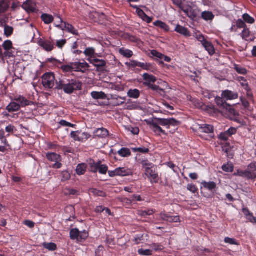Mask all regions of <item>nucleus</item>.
<instances>
[{
	"instance_id": "1",
	"label": "nucleus",
	"mask_w": 256,
	"mask_h": 256,
	"mask_svg": "<svg viewBox=\"0 0 256 256\" xmlns=\"http://www.w3.org/2000/svg\"><path fill=\"white\" fill-rule=\"evenodd\" d=\"M55 88L63 90L66 94H72L74 91L82 89V82L76 79H68L62 77L56 80Z\"/></svg>"
},
{
	"instance_id": "2",
	"label": "nucleus",
	"mask_w": 256,
	"mask_h": 256,
	"mask_svg": "<svg viewBox=\"0 0 256 256\" xmlns=\"http://www.w3.org/2000/svg\"><path fill=\"white\" fill-rule=\"evenodd\" d=\"M238 176L246 178L248 179L256 178V168L254 164H250L245 170H238L237 172Z\"/></svg>"
},
{
	"instance_id": "3",
	"label": "nucleus",
	"mask_w": 256,
	"mask_h": 256,
	"mask_svg": "<svg viewBox=\"0 0 256 256\" xmlns=\"http://www.w3.org/2000/svg\"><path fill=\"white\" fill-rule=\"evenodd\" d=\"M56 80L53 73L46 72L42 76V84L46 88L50 89L54 86Z\"/></svg>"
},
{
	"instance_id": "4",
	"label": "nucleus",
	"mask_w": 256,
	"mask_h": 256,
	"mask_svg": "<svg viewBox=\"0 0 256 256\" xmlns=\"http://www.w3.org/2000/svg\"><path fill=\"white\" fill-rule=\"evenodd\" d=\"M158 125L169 128L170 126H177L179 124L180 122L176 120L171 118L168 119L154 118V120Z\"/></svg>"
},
{
	"instance_id": "5",
	"label": "nucleus",
	"mask_w": 256,
	"mask_h": 256,
	"mask_svg": "<svg viewBox=\"0 0 256 256\" xmlns=\"http://www.w3.org/2000/svg\"><path fill=\"white\" fill-rule=\"evenodd\" d=\"M186 2V6L184 8L182 11L191 20H195L198 16V10L194 8L192 6H190Z\"/></svg>"
},
{
	"instance_id": "6",
	"label": "nucleus",
	"mask_w": 256,
	"mask_h": 256,
	"mask_svg": "<svg viewBox=\"0 0 256 256\" xmlns=\"http://www.w3.org/2000/svg\"><path fill=\"white\" fill-rule=\"evenodd\" d=\"M59 19V22L60 23V24H56V26L58 28H62V30H66L69 32H70L74 34L78 35V32L75 29L74 27L71 24L66 23L62 21V18L60 16H58Z\"/></svg>"
},
{
	"instance_id": "7",
	"label": "nucleus",
	"mask_w": 256,
	"mask_h": 256,
	"mask_svg": "<svg viewBox=\"0 0 256 256\" xmlns=\"http://www.w3.org/2000/svg\"><path fill=\"white\" fill-rule=\"evenodd\" d=\"M22 8L28 13L36 12L38 10L36 2L32 0H26L23 4Z\"/></svg>"
},
{
	"instance_id": "8",
	"label": "nucleus",
	"mask_w": 256,
	"mask_h": 256,
	"mask_svg": "<svg viewBox=\"0 0 256 256\" xmlns=\"http://www.w3.org/2000/svg\"><path fill=\"white\" fill-rule=\"evenodd\" d=\"M215 101L218 106H220L224 109H226L230 113L232 114L235 112V111L234 109L232 108V106L228 104L226 101H224L222 99V98L216 96L215 98Z\"/></svg>"
},
{
	"instance_id": "9",
	"label": "nucleus",
	"mask_w": 256,
	"mask_h": 256,
	"mask_svg": "<svg viewBox=\"0 0 256 256\" xmlns=\"http://www.w3.org/2000/svg\"><path fill=\"white\" fill-rule=\"evenodd\" d=\"M73 71L81 72H84L86 68L88 67V64L86 62H74L71 63Z\"/></svg>"
},
{
	"instance_id": "10",
	"label": "nucleus",
	"mask_w": 256,
	"mask_h": 256,
	"mask_svg": "<svg viewBox=\"0 0 256 256\" xmlns=\"http://www.w3.org/2000/svg\"><path fill=\"white\" fill-rule=\"evenodd\" d=\"M90 62L97 68L98 71H103L106 64V62L104 60L96 58L92 56L90 58Z\"/></svg>"
},
{
	"instance_id": "11",
	"label": "nucleus",
	"mask_w": 256,
	"mask_h": 256,
	"mask_svg": "<svg viewBox=\"0 0 256 256\" xmlns=\"http://www.w3.org/2000/svg\"><path fill=\"white\" fill-rule=\"evenodd\" d=\"M222 96L226 100H235L238 98V94L236 92L226 90L222 92Z\"/></svg>"
},
{
	"instance_id": "12",
	"label": "nucleus",
	"mask_w": 256,
	"mask_h": 256,
	"mask_svg": "<svg viewBox=\"0 0 256 256\" xmlns=\"http://www.w3.org/2000/svg\"><path fill=\"white\" fill-rule=\"evenodd\" d=\"M160 218L164 220L170 222H178L180 221L178 216H172L164 213H161L160 214Z\"/></svg>"
},
{
	"instance_id": "13",
	"label": "nucleus",
	"mask_w": 256,
	"mask_h": 256,
	"mask_svg": "<svg viewBox=\"0 0 256 256\" xmlns=\"http://www.w3.org/2000/svg\"><path fill=\"white\" fill-rule=\"evenodd\" d=\"M94 134L96 137L106 138L109 135V132L106 128H102L95 130Z\"/></svg>"
},
{
	"instance_id": "14",
	"label": "nucleus",
	"mask_w": 256,
	"mask_h": 256,
	"mask_svg": "<svg viewBox=\"0 0 256 256\" xmlns=\"http://www.w3.org/2000/svg\"><path fill=\"white\" fill-rule=\"evenodd\" d=\"M151 129L156 134L160 135V134H166L164 130L158 124H157L154 120H152L150 122Z\"/></svg>"
},
{
	"instance_id": "15",
	"label": "nucleus",
	"mask_w": 256,
	"mask_h": 256,
	"mask_svg": "<svg viewBox=\"0 0 256 256\" xmlns=\"http://www.w3.org/2000/svg\"><path fill=\"white\" fill-rule=\"evenodd\" d=\"M197 40L202 43V46L204 48H214V46L211 44L210 42L207 41L204 36L200 34H196Z\"/></svg>"
},
{
	"instance_id": "16",
	"label": "nucleus",
	"mask_w": 256,
	"mask_h": 256,
	"mask_svg": "<svg viewBox=\"0 0 256 256\" xmlns=\"http://www.w3.org/2000/svg\"><path fill=\"white\" fill-rule=\"evenodd\" d=\"M146 174L150 176L153 180L154 182L156 183L158 182V174L156 172L155 168H154V166L146 170Z\"/></svg>"
},
{
	"instance_id": "17",
	"label": "nucleus",
	"mask_w": 256,
	"mask_h": 256,
	"mask_svg": "<svg viewBox=\"0 0 256 256\" xmlns=\"http://www.w3.org/2000/svg\"><path fill=\"white\" fill-rule=\"evenodd\" d=\"M4 52L2 51V49H0V58L4 61V58H8L14 56L13 52L12 49H4Z\"/></svg>"
},
{
	"instance_id": "18",
	"label": "nucleus",
	"mask_w": 256,
	"mask_h": 256,
	"mask_svg": "<svg viewBox=\"0 0 256 256\" xmlns=\"http://www.w3.org/2000/svg\"><path fill=\"white\" fill-rule=\"evenodd\" d=\"M15 100L20 104V106H27L32 105L33 102L30 101L26 99L25 98L19 96L15 98Z\"/></svg>"
},
{
	"instance_id": "19",
	"label": "nucleus",
	"mask_w": 256,
	"mask_h": 256,
	"mask_svg": "<svg viewBox=\"0 0 256 256\" xmlns=\"http://www.w3.org/2000/svg\"><path fill=\"white\" fill-rule=\"evenodd\" d=\"M38 44L42 48H54V43L50 40H44L40 38L38 40Z\"/></svg>"
},
{
	"instance_id": "20",
	"label": "nucleus",
	"mask_w": 256,
	"mask_h": 256,
	"mask_svg": "<svg viewBox=\"0 0 256 256\" xmlns=\"http://www.w3.org/2000/svg\"><path fill=\"white\" fill-rule=\"evenodd\" d=\"M175 31L186 37L190 36V32L188 30V28L184 26H182L179 24H178L176 27Z\"/></svg>"
},
{
	"instance_id": "21",
	"label": "nucleus",
	"mask_w": 256,
	"mask_h": 256,
	"mask_svg": "<svg viewBox=\"0 0 256 256\" xmlns=\"http://www.w3.org/2000/svg\"><path fill=\"white\" fill-rule=\"evenodd\" d=\"M143 78L146 82L144 83L145 86H148V83L152 84L154 83L156 80L155 76L149 74L147 73L144 74L142 76Z\"/></svg>"
},
{
	"instance_id": "22",
	"label": "nucleus",
	"mask_w": 256,
	"mask_h": 256,
	"mask_svg": "<svg viewBox=\"0 0 256 256\" xmlns=\"http://www.w3.org/2000/svg\"><path fill=\"white\" fill-rule=\"evenodd\" d=\"M111 99L113 100L114 106H120L124 103L125 98L116 95H112Z\"/></svg>"
},
{
	"instance_id": "23",
	"label": "nucleus",
	"mask_w": 256,
	"mask_h": 256,
	"mask_svg": "<svg viewBox=\"0 0 256 256\" xmlns=\"http://www.w3.org/2000/svg\"><path fill=\"white\" fill-rule=\"evenodd\" d=\"M151 54L152 56H156L160 60H164L165 62H170L171 60V58L170 57L164 56L155 50H152L151 51Z\"/></svg>"
},
{
	"instance_id": "24",
	"label": "nucleus",
	"mask_w": 256,
	"mask_h": 256,
	"mask_svg": "<svg viewBox=\"0 0 256 256\" xmlns=\"http://www.w3.org/2000/svg\"><path fill=\"white\" fill-rule=\"evenodd\" d=\"M242 36L243 39L249 41L253 40V36L249 28L246 27L244 28L242 33Z\"/></svg>"
},
{
	"instance_id": "25",
	"label": "nucleus",
	"mask_w": 256,
	"mask_h": 256,
	"mask_svg": "<svg viewBox=\"0 0 256 256\" xmlns=\"http://www.w3.org/2000/svg\"><path fill=\"white\" fill-rule=\"evenodd\" d=\"M20 106L17 102H10L6 108V110L10 112L18 111L20 110Z\"/></svg>"
},
{
	"instance_id": "26",
	"label": "nucleus",
	"mask_w": 256,
	"mask_h": 256,
	"mask_svg": "<svg viewBox=\"0 0 256 256\" xmlns=\"http://www.w3.org/2000/svg\"><path fill=\"white\" fill-rule=\"evenodd\" d=\"M91 96L95 100H104L106 98V95L102 92H91Z\"/></svg>"
},
{
	"instance_id": "27",
	"label": "nucleus",
	"mask_w": 256,
	"mask_h": 256,
	"mask_svg": "<svg viewBox=\"0 0 256 256\" xmlns=\"http://www.w3.org/2000/svg\"><path fill=\"white\" fill-rule=\"evenodd\" d=\"M201 16L203 20L206 21L212 20L214 18V16L212 12L210 11H204L202 12Z\"/></svg>"
},
{
	"instance_id": "28",
	"label": "nucleus",
	"mask_w": 256,
	"mask_h": 256,
	"mask_svg": "<svg viewBox=\"0 0 256 256\" xmlns=\"http://www.w3.org/2000/svg\"><path fill=\"white\" fill-rule=\"evenodd\" d=\"M116 172L117 176H129L130 174V170H126L124 168H116Z\"/></svg>"
},
{
	"instance_id": "29",
	"label": "nucleus",
	"mask_w": 256,
	"mask_h": 256,
	"mask_svg": "<svg viewBox=\"0 0 256 256\" xmlns=\"http://www.w3.org/2000/svg\"><path fill=\"white\" fill-rule=\"evenodd\" d=\"M40 18L44 22L47 24H51L54 20L53 16L52 15L47 14H42Z\"/></svg>"
},
{
	"instance_id": "30",
	"label": "nucleus",
	"mask_w": 256,
	"mask_h": 256,
	"mask_svg": "<svg viewBox=\"0 0 256 256\" xmlns=\"http://www.w3.org/2000/svg\"><path fill=\"white\" fill-rule=\"evenodd\" d=\"M202 132L207 134L212 133L214 131V127L212 125L209 124H202L200 128Z\"/></svg>"
},
{
	"instance_id": "31",
	"label": "nucleus",
	"mask_w": 256,
	"mask_h": 256,
	"mask_svg": "<svg viewBox=\"0 0 256 256\" xmlns=\"http://www.w3.org/2000/svg\"><path fill=\"white\" fill-rule=\"evenodd\" d=\"M46 157H47V158L49 160L52 161V162H55L56 161H60V155H59L56 153H54V152L48 153L46 154Z\"/></svg>"
},
{
	"instance_id": "32",
	"label": "nucleus",
	"mask_w": 256,
	"mask_h": 256,
	"mask_svg": "<svg viewBox=\"0 0 256 256\" xmlns=\"http://www.w3.org/2000/svg\"><path fill=\"white\" fill-rule=\"evenodd\" d=\"M243 212L246 216V218L249 220L252 223H256V218L252 214H251L249 210L246 208L243 209Z\"/></svg>"
},
{
	"instance_id": "33",
	"label": "nucleus",
	"mask_w": 256,
	"mask_h": 256,
	"mask_svg": "<svg viewBox=\"0 0 256 256\" xmlns=\"http://www.w3.org/2000/svg\"><path fill=\"white\" fill-rule=\"evenodd\" d=\"M202 184L204 188L210 191H212L216 186V184L214 182H203Z\"/></svg>"
},
{
	"instance_id": "34",
	"label": "nucleus",
	"mask_w": 256,
	"mask_h": 256,
	"mask_svg": "<svg viewBox=\"0 0 256 256\" xmlns=\"http://www.w3.org/2000/svg\"><path fill=\"white\" fill-rule=\"evenodd\" d=\"M80 231L78 228H72L70 231V238L72 240H76L79 242Z\"/></svg>"
},
{
	"instance_id": "35",
	"label": "nucleus",
	"mask_w": 256,
	"mask_h": 256,
	"mask_svg": "<svg viewBox=\"0 0 256 256\" xmlns=\"http://www.w3.org/2000/svg\"><path fill=\"white\" fill-rule=\"evenodd\" d=\"M9 8V4L6 0H0V14L5 12Z\"/></svg>"
},
{
	"instance_id": "36",
	"label": "nucleus",
	"mask_w": 256,
	"mask_h": 256,
	"mask_svg": "<svg viewBox=\"0 0 256 256\" xmlns=\"http://www.w3.org/2000/svg\"><path fill=\"white\" fill-rule=\"evenodd\" d=\"M236 26V28H238L244 29V28H246L247 27V26L246 25V23L243 20L238 19L236 21V25H232V27L231 28V29L234 30Z\"/></svg>"
},
{
	"instance_id": "37",
	"label": "nucleus",
	"mask_w": 256,
	"mask_h": 256,
	"mask_svg": "<svg viewBox=\"0 0 256 256\" xmlns=\"http://www.w3.org/2000/svg\"><path fill=\"white\" fill-rule=\"evenodd\" d=\"M86 166L84 164H78L76 168V172L78 175L84 174L86 172Z\"/></svg>"
},
{
	"instance_id": "38",
	"label": "nucleus",
	"mask_w": 256,
	"mask_h": 256,
	"mask_svg": "<svg viewBox=\"0 0 256 256\" xmlns=\"http://www.w3.org/2000/svg\"><path fill=\"white\" fill-rule=\"evenodd\" d=\"M155 210L153 209L148 210H142L138 212V214L142 217H146L147 216H150L153 214Z\"/></svg>"
},
{
	"instance_id": "39",
	"label": "nucleus",
	"mask_w": 256,
	"mask_h": 256,
	"mask_svg": "<svg viewBox=\"0 0 256 256\" xmlns=\"http://www.w3.org/2000/svg\"><path fill=\"white\" fill-rule=\"evenodd\" d=\"M154 24L158 27H159L162 29H164L166 31L169 30V26L166 23L160 21V20H156L154 23Z\"/></svg>"
},
{
	"instance_id": "40",
	"label": "nucleus",
	"mask_w": 256,
	"mask_h": 256,
	"mask_svg": "<svg viewBox=\"0 0 256 256\" xmlns=\"http://www.w3.org/2000/svg\"><path fill=\"white\" fill-rule=\"evenodd\" d=\"M128 96L131 98H138L140 96V91L137 89L130 90Z\"/></svg>"
},
{
	"instance_id": "41",
	"label": "nucleus",
	"mask_w": 256,
	"mask_h": 256,
	"mask_svg": "<svg viewBox=\"0 0 256 256\" xmlns=\"http://www.w3.org/2000/svg\"><path fill=\"white\" fill-rule=\"evenodd\" d=\"M242 19L245 23L252 24L255 22L254 18L252 17L248 14H244L242 15Z\"/></svg>"
},
{
	"instance_id": "42",
	"label": "nucleus",
	"mask_w": 256,
	"mask_h": 256,
	"mask_svg": "<svg viewBox=\"0 0 256 256\" xmlns=\"http://www.w3.org/2000/svg\"><path fill=\"white\" fill-rule=\"evenodd\" d=\"M119 52L121 55L127 58H130L133 54L132 52L129 49H119Z\"/></svg>"
},
{
	"instance_id": "43",
	"label": "nucleus",
	"mask_w": 256,
	"mask_h": 256,
	"mask_svg": "<svg viewBox=\"0 0 256 256\" xmlns=\"http://www.w3.org/2000/svg\"><path fill=\"white\" fill-rule=\"evenodd\" d=\"M90 192L92 194L95 196H100L104 197L106 196V193L102 191L99 190L96 188H92L89 190Z\"/></svg>"
},
{
	"instance_id": "44",
	"label": "nucleus",
	"mask_w": 256,
	"mask_h": 256,
	"mask_svg": "<svg viewBox=\"0 0 256 256\" xmlns=\"http://www.w3.org/2000/svg\"><path fill=\"white\" fill-rule=\"evenodd\" d=\"M124 36L125 38L130 40V42H136L138 44H140V43H142V42L136 37L130 35L128 34H124Z\"/></svg>"
},
{
	"instance_id": "45",
	"label": "nucleus",
	"mask_w": 256,
	"mask_h": 256,
	"mask_svg": "<svg viewBox=\"0 0 256 256\" xmlns=\"http://www.w3.org/2000/svg\"><path fill=\"white\" fill-rule=\"evenodd\" d=\"M234 68L238 74H247V70L245 68L236 64H234Z\"/></svg>"
},
{
	"instance_id": "46",
	"label": "nucleus",
	"mask_w": 256,
	"mask_h": 256,
	"mask_svg": "<svg viewBox=\"0 0 256 256\" xmlns=\"http://www.w3.org/2000/svg\"><path fill=\"white\" fill-rule=\"evenodd\" d=\"M147 238V234H138L134 237V241L136 244H138L140 242L144 241L146 239V240Z\"/></svg>"
},
{
	"instance_id": "47",
	"label": "nucleus",
	"mask_w": 256,
	"mask_h": 256,
	"mask_svg": "<svg viewBox=\"0 0 256 256\" xmlns=\"http://www.w3.org/2000/svg\"><path fill=\"white\" fill-rule=\"evenodd\" d=\"M14 32V28L12 26L5 25L4 28V33L6 37H10Z\"/></svg>"
},
{
	"instance_id": "48",
	"label": "nucleus",
	"mask_w": 256,
	"mask_h": 256,
	"mask_svg": "<svg viewBox=\"0 0 256 256\" xmlns=\"http://www.w3.org/2000/svg\"><path fill=\"white\" fill-rule=\"evenodd\" d=\"M118 154L122 157H126L130 155L131 153L128 148H122L118 151Z\"/></svg>"
},
{
	"instance_id": "49",
	"label": "nucleus",
	"mask_w": 256,
	"mask_h": 256,
	"mask_svg": "<svg viewBox=\"0 0 256 256\" xmlns=\"http://www.w3.org/2000/svg\"><path fill=\"white\" fill-rule=\"evenodd\" d=\"M42 246L44 248L48 250H49L53 251L56 249V245L52 242H44L43 243Z\"/></svg>"
},
{
	"instance_id": "50",
	"label": "nucleus",
	"mask_w": 256,
	"mask_h": 256,
	"mask_svg": "<svg viewBox=\"0 0 256 256\" xmlns=\"http://www.w3.org/2000/svg\"><path fill=\"white\" fill-rule=\"evenodd\" d=\"M108 168L106 164H101V162H98V170L101 174H106L108 171Z\"/></svg>"
},
{
	"instance_id": "51",
	"label": "nucleus",
	"mask_w": 256,
	"mask_h": 256,
	"mask_svg": "<svg viewBox=\"0 0 256 256\" xmlns=\"http://www.w3.org/2000/svg\"><path fill=\"white\" fill-rule=\"evenodd\" d=\"M174 4L176 6L182 10L186 6V4L183 3L182 0H172Z\"/></svg>"
},
{
	"instance_id": "52",
	"label": "nucleus",
	"mask_w": 256,
	"mask_h": 256,
	"mask_svg": "<svg viewBox=\"0 0 256 256\" xmlns=\"http://www.w3.org/2000/svg\"><path fill=\"white\" fill-rule=\"evenodd\" d=\"M222 169L226 172H232L234 170V166L232 164L228 163L222 166Z\"/></svg>"
},
{
	"instance_id": "53",
	"label": "nucleus",
	"mask_w": 256,
	"mask_h": 256,
	"mask_svg": "<svg viewBox=\"0 0 256 256\" xmlns=\"http://www.w3.org/2000/svg\"><path fill=\"white\" fill-rule=\"evenodd\" d=\"M142 167L145 169V171L150 168L151 167H152L154 166V164L150 162L148 160H142L140 162Z\"/></svg>"
},
{
	"instance_id": "54",
	"label": "nucleus",
	"mask_w": 256,
	"mask_h": 256,
	"mask_svg": "<svg viewBox=\"0 0 256 256\" xmlns=\"http://www.w3.org/2000/svg\"><path fill=\"white\" fill-rule=\"evenodd\" d=\"M138 253L141 256H149L152 254V250H144L142 248L138 250Z\"/></svg>"
},
{
	"instance_id": "55",
	"label": "nucleus",
	"mask_w": 256,
	"mask_h": 256,
	"mask_svg": "<svg viewBox=\"0 0 256 256\" xmlns=\"http://www.w3.org/2000/svg\"><path fill=\"white\" fill-rule=\"evenodd\" d=\"M90 171L93 172H96L98 168V162H95L94 161H92L90 163Z\"/></svg>"
},
{
	"instance_id": "56",
	"label": "nucleus",
	"mask_w": 256,
	"mask_h": 256,
	"mask_svg": "<svg viewBox=\"0 0 256 256\" xmlns=\"http://www.w3.org/2000/svg\"><path fill=\"white\" fill-rule=\"evenodd\" d=\"M61 180L62 182L68 180L70 178V174L68 171H63L61 173Z\"/></svg>"
},
{
	"instance_id": "57",
	"label": "nucleus",
	"mask_w": 256,
	"mask_h": 256,
	"mask_svg": "<svg viewBox=\"0 0 256 256\" xmlns=\"http://www.w3.org/2000/svg\"><path fill=\"white\" fill-rule=\"evenodd\" d=\"M124 200H126V202H128V203H131L132 202L135 201V200L138 201V202H140L142 200L140 196H138V195H134V196H132L130 198V199L126 198V199H124Z\"/></svg>"
},
{
	"instance_id": "58",
	"label": "nucleus",
	"mask_w": 256,
	"mask_h": 256,
	"mask_svg": "<svg viewBox=\"0 0 256 256\" xmlns=\"http://www.w3.org/2000/svg\"><path fill=\"white\" fill-rule=\"evenodd\" d=\"M88 236V232L86 230H84L83 232H80L79 234V242H82V240H85Z\"/></svg>"
},
{
	"instance_id": "59",
	"label": "nucleus",
	"mask_w": 256,
	"mask_h": 256,
	"mask_svg": "<svg viewBox=\"0 0 256 256\" xmlns=\"http://www.w3.org/2000/svg\"><path fill=\"white\" fill-rule=\"evenodd\" d=\"M148 87L149 88H150L154 91H156V92H159L160 91L162 90L159 86L154 84L153 83H148Z\"/></svg>"
},
{
	"instance_id": "60",
	"label": "nucleus",
	"mask_w": 256,
	"mask_h": 256,
	"mask_svg": "<svg viewBox=\"0 0 256 256\" xmlns=\"http://www.w3.org/2000/svg\"><path fill=\"white\" fill-rule=\"evenodd\" d=\"M136 64L138 67H140L146 70H149L152 67V64L148 63H143L140 62V63L137 64Z\"/></svg>"
},
{
	"instance_id": "61",
	"label": "nucleus",
	"mask_w": 256,
	"mask_h": 256,
	"mask_svg": "<svg viewBox=\"0 0 256 256\" xmlns=\"http://www.w3.org/2000/svg\"><path fill=\"white\" fill-rule=\"evenodd\" d=\"M132 150L134 152H139L144 154L148 153L149 152V149L144 147L134 148Z\"/></svg>"
},
{
	"instance_id": "62",
	"label": "nucleus",
	"mask_w": 256,
	"mask_h": 256,
	"mask_svg": "<svg viewBox=\"0 0 256 256\" xmlns=\"http://www.w3.org/2000/svg\"><path fill=\"white\" fill-rule=\"evenodd\" d=\"M62 69L65 72H70L73 71L71 63L70 64L62 66Z\"/></svg>"
},
{
	"instance_id": "63",
	"label": "nucleus",
	"mask_w": 256,
	"mask_h": 256,
	"mask_svg": "<svg viewBox=\"0 0 256 256\" xmlns=\"http://www.w3.org/2000/svg\"><path fill=\"white\" fill-rule=\"evenodd\" d=\"M224 242H225L228 243L230 244H234V245L238 244V242L234 239L228 237H226L224 238Z\"/></svg>"
},
{
	"instance_id": "64",
	"label": "nucleus",
	"mask_w": 256,
	"mask_h": 256,
	"mask_svg": "<svg viewBox=\"0 0 256 256\" xmlns=\"http://www.w3.org/2000/svg\"><path fill=\"white\" fill-rule=\"evenodd\" d=\"M60 124L62 126H68V127H74L76 125L70 124L65 120H61L60 122Z\"/></svg>"
}]
</instances>
